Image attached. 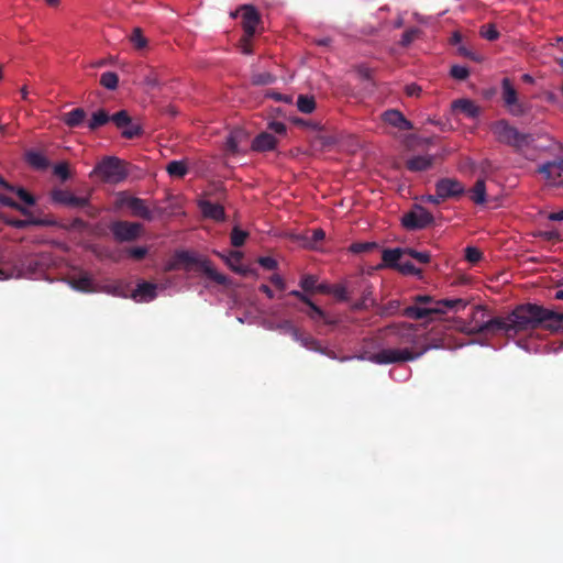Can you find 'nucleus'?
<instances>
[{"mask_svg": "<svg viewBox=\"0 0 563 563\" xmlns=\"http://www.w3.org/2000/svg\"><path fill=\"white\" fill-rule=\"evenodd\" d=\"M486 311L478 306L474 310V324L470 329L474 334L505 333L514 336L520 332L542 329L551 333L563 331V310L556 311L537 303L518 305L507 317L484 320Z\"/></svg>", "mask_w": 563, "mask_h": 563, "instance_id": "obj_1", "label": "nucleus"}, {"mask_svg": "<svg viewBox=\"0 0 563 563\" xmlns=\"http://www.w3.org/2000/svg\"><path fill=\"white\" fill-rule=\"evenodd\" d=\"M383 333L385 336H395L396 340L393 343L405 345V347L383 349L376 353L368 354L366 357L360 356L361 360H367L371 363L378 365L402 363L419 358L431 347L444 346L443 341L440 340L439 343H428L420 350H416L418 335L416 333V328L412 324H391L383 329Z\"/></svg>", "mask_w": 563, "mask_h": 563, "instance_id": "obj_2", "label": "nucleus"}, {"mask_svg": "<svg viewBox=\"0 0 563 563\" xmlns=\"http://www.w3.org/2000/svg\"><path fill=\"white\" fill-rule=\"evenodd\" d=\"M180 268H184L186 272H200L218 285L228 284L227 276L217 272L209 260L195 256L187 251L176 252L173 258L165 265V272H173Z\"/></svg>", "mask_w": 563, "mask_h": 563, "instance_id": "obj_3", "label": "nucleus"}, {"mask_svg": "<svg viewBox=\"0 0 563 563\" xmlns=\"http://www.w3.org/2000/svg\"><path fill=\"white\" fill-rule=\"evenodd\" d=\"M490 131L499 143L512 147L517 153H523L534 142L532 134L520 132L506 120L492 123Z\"/></svg>", "mask_w": 563, "mask_h": 563, "instance_id": "obj_4", "label": "nucleus"}, {"mask_svg": "<svg viewBox=\"0 0 563 563\" xmlns=\"http://www.w3.org/2000/svg\"><path fill=\"white\" fill-rule=\"evenodd\" d=\"M92 174L98 175L104 183L119 184L128 177L129 172L124 161L115 156H106L96 165Z\"/></svg>", "mask_w": 563, "mask_h": 563, "instance_id": "obj_5", "label": "nucleus"}, {"mask_svg": "<svg viewBox=\"0 0 563 563\" xmlns=\"http://www.w3.org/2000/svg\"><path fill=\"white\" fill-rule=\"evenodd\" d=\"M109 228L114 240L120 243L137 240L143 230V225L141 223L124 220L113 221Z\"/></svg>", "mask_w": 563, "mask_h": 563, "instance_id": "obj_6", "label": "nucleus"}, {"mask_svg": "<svg viewBox=\"0 0 563 563\" xmlns=\"http://www.w3.org/2000/svg\"><path fill=\"white\" fill-rule=\"evenodd\" d=\"M433 221V216L426 208L415 206L402 217L401 223L408 230H421L431 225Z\"/></svg>", "mask_w": 563, "mask_h": 563, "instance_id": "obj_7", "label": "nucleus"}, {"mask_svg": "<svg viewBox=\"0 0 563 563\" xmlns=\"http://www.w3.org/2000/svg\"><path fill=\"white\" fill-rule=\"evenodd\" d=\"M242 12V27L245 34V41L252 40L255 34L256 26L261 22V15L254 5L243 4L239 10L231 13L232 18H236Z\"/></svg>", "mask_w": 563, "mask_h": 563, "instance_id": "obj_8", "label": "nucleus"}, {"mask_svg": "<svg viewBox=\"0 0 563 563\" xmlns=\"http://www.w3.org/2000/svg\"><path fill=\"white\" fill-rule=\"evenodd\" d=\"M501 88L503 100L505 102V106L508 108L509 112L512 115H522L526 112V110L522 103L519 102L517 91L514 88L509 78L506 77L503 79Z\"/></svg>", "mask_w": 563, "mask_h": 563, "instance_id": "obj_9", "label": "nucleus"}, {"mask_svg": "<svg viewBox=\"0 0 563 563\" xmlns=\"http://www.w3.org/2000/svg\"><path fill=\"white\" fill-rule=\"evenodd\" d=\"M51 198L54 203L67 207L85 208L89 206L88 197H77L73 192L64 189L52 190Z\"/></svg>", "mask_w": 563, "mask_h": 563, "instance_id": "obj_10", "label": "nucleus"}, {"mask_svg": "<svg viewBox=\"0 0 563 563\" xmlns=\"http://www.w3.org/2000/svg\"><path fill=\"white\" fill-rule=\"evenodd\" d=\"M435 191L438 192V197L442 200H446L449 198L461 196L464 192V187L456 179L442 178L437 181Z\"/></svg>", "mask_w": 563, "mask_h": 563, "instance_id": "obj_11", "label": "nucleus"}, {"mask_svg": "<svg viewBox=\"0 0 563 563\" xmlns=\"http://www.w3.org/2000/svg\"><path fill=\"white\" fill-rule=\"evenodd\" d=\"M120 205L128 207L134 217H139L147 221L153 220V212L150 210L144 199L124 196L120 199Z\"/></svg>", "mask_w": 563, "mask_h": 563, "instance_id": "obj_12", "label": "nucleus"}, {"mask_svg": "<svg viewBox=\"0 0 563 563\" xmlns=\"http://www.w3.org/2000/svg\"><path fill=\"white\" fill-rule=\"evenodd\" d=\"M292 339L308 350H311V351H314V352H318V353H321L329 357L334 358V352L329 351L327 347H322L320 342L308 333H303L300 330H298L297 335H294Z\"/></svg>", "mask_w": 563, "mask_h": 563, "instance_id": "obj_13", "label": "nucleus"}, {"mask_svg": "<svg viewBox=\"0 0 563 563\" xmlns=\"http://www.w3.org/2000/svg\"><path fill=\"white\" fill-rule=\"evenodd\" d=\"M452 110L464 114L468 119H476L481 114V108L471 99H456L452 102Z\"/></svg>", "mask_w": 563, "mask_h": 563, "instance_id": "obj_14", "label": "nucleus"}, {"mask_svg": "<svg viewBox=\"0 0 563 563\" xmlns=\"http://www.w3.org/2000/svg\"><path fill=\"white\" fill-rule=\"evenodd\" d=\"M383 120L401 131H409L413 129L412 123L405 118V115L395 109L387 110L383 113Z\"/></svg>", "mask_w": 563, "mask_h": 563, "instance_id": "obj_15", "label": "nucleus"}, {"mask_svg": "<svg viewBox=\"0 0 563 563\" xmlns=\"http://www.w3.org/2000/svg\"><path fill=\"white\" fill-rule=\"evenodd\" d=\"M538 172L549 180H556L563 174V158L556 157L539 166Z\"/></svg>", "mask_w": 563, "mask_h": 563, "instance_id": "obj_16", "label": "nucleus"}, {"mask_svg": "<svg viewBox=\"0 0 563 563\" xmlns=\"http://www.w3.org/2000/svg\"><path fill=\"white\" fill-rule=\"evenodd\" d=\"M405 255V249L396 247V249H385L382 253L383 264L378 267H388L393 269H398L400 265V258Z\"/></svg>", "mask_w": 563, "mask_h": 563, "instance_id": "obj_17", "label": "nucleus"}, {"mask_svg": "<svg viewBox=\"0 0 563 563\" xmlns=\"http://www.w3.org/2000/svg\"><path fill=\"white\" fill-rule=\"evenodd\" d=\"M277 145V139L268 133L262 132L252 141V150L255 152H267L275 150Z\"/></svg>", "mask_w": 563, "mask_h": 563, "instance_id": "obj_18", "label": "nucleus"}, {"mask_svg": "<svg viewBox=\"0 0 563 563\" xmlns=\"http://www.w3.org/2000/svg\"><path fill=\"white\" fill-rule=\"evenodd\" d=\"M199 208L206 218H210L216 221H222L225 218L224 208L219 203L201 200L199 202Z\"/></svg>", "mask_w": 563, "mask_h": 563, "instance_id": "obj_19", "label": "nucleus"}, {"mask_svg": "<svg viewBox=\"0 0 563 563\" xmlns=\"http://www.w3.org/2000/svg\"><path fill=\"white\" fill-rule=\"evenodd\" d=\"M87 113L82 108H75L62 114V121L70 129L81 126L86 122Z\"/></svg>", "mask_w": 563, "mask_h": 563, "instance_id": "obj_20", "label": "nucleus"}, {"mask_svg": "<svg viewBox=\"0 0 563 563\" xmlns=\"http://www.w3.org/2000/svg\"><path fill=\"white\" fill-rule=\"evenodd\" d=\"M438 310H440V308L421 307L415 303L413 306L406 307L402 311V314L413 320H421L434 314V312Z\"/></svg>", "mask_w": 563, "mask_h": 563, "instance_id": "obj_21", "label": "nucleus"}, {"mask_svg": "<svg viewBox=\"0 0 563 563\" xmlns=\"http://www.w3.org/2000/svg\"><path fill=\"white\" fill-rule=\"evenodd\" d=\"M467 306V301L462 298L441 299L435 301L433 308H440L434 314L445 313L448 310H462Z\"/></svg>", "mask_w": 563, "mask_h": 563, "instance_id": "obj_22", "label": "nucleus"}, {"mask_svg": "<svg viewBox=\"0 0 563 563\" xmlns=\"http://www.w3.org/2000/svg\"><path fill=\"white\" fill-rule=\"evenodd\" d=\"M133 299L140 298L143 301H151L156 297V285L147 282H142L137 285L136 289L132 292Z\"/></svg>", "mask_w": 563, "mask_h": 563, "instance_id": "obj_23", "label": "nucleus"}, {"mask_svg": "<svg viewBox=\"0 0 563 563\" xmlns=\"http://www.w3.org/2000/svg\"><path fill=\"white\" fill-rule=\"evenodd\" d=\"M433 164V156L419 155L407 161L406 166L410 172H423Z\"/></svg>", "mask_w": 563, "mask_h": 563, "instance_id": "obj_24", "label": "nucleus"}, {"mask_svg": "<svg viewBox=\"0 0 563 563\" xmlns=\"http://www.w3.org/2000/svg\"><path fill=\"white\" fill-rule=\"evenodd\" d=\"M110 114L104 109H98L96 112L91 114V118L86 122L89 131H96L99 128L106 125L110 122Z\"/></svg>", "mask_w": 563, "mask_h": 563, "instance_id": "obj_25", "label": "nucleus"}, {"mask_svg": "<svg viewBox=\"0 0 563 563\" xmlns=\"http://www.w3.org/2000/svg\"><path fill=\"white\" fill-rule=\"evenodd\" d=\"M26 163L36 169H46L48 167V159L37 151H27L25 153Z\"/></svg>", "mask_w": 563, "mask_h": 563, "instance_id": "obj_26", "label": "nucleus"}, {"mask_svg": "<svg viewBox=\"0 0 563 563\" xmlns=\"http://www.w3.org/2000/svg\"><path fill=\"white\" fill-rule=\"evenodd\" d=\"M361 287H362V298L352 306V308L354 310L367 309L368 301H371V303L374 302V300L372 299L373 286L371 284H368L367 282L363 280Z\"/></svg>", "mask_w": 563, "mask_h": 563, "instance_id": "obj_27", "label": "nucleus"}, {"mask_svg": "<svg viewBox=\"0 0 563 563\" xmlns=\"http://www.w3.org/2000/svg\"><path fill=\"white\" fill-rule=\"evenodd\" d=\"M232 258L236 260V262H241L242 260V253L239 251H231L229 256L225 258L227 264L230 266V268L242 275V276H249L251 274H254V271L250 267L243 266V265H234L232 264Z\"/></svg>", "mask_w": 563, "mask_h": 563, "instance_id": "obj_28", "label": "nucleus"}, {"mask_svg": "<svg viewBox=\"0 0 563 563\" xmlns=\"http://www.w3.org/2000/svg\"><path fill=\"white\" fill-rule=\"evenodd\" d=\"M471 199L476 205H483L486 201V185L484 179H477L471 190Z\"/></svg>", "mask_w": 563, "mask_h": 563, "instance_id": "obj_29", "label": "nucleus"}, {"mask_svg": "<svg viewBox=\"0 0 563 563\" xmlns=\"http://www.w3.org/2000/svg\"><path fill=\"white\" fill-rule=\"evenodd\" d=\"M245 137V134L242 130H234L230 132L229 136L227 137L225 146L229 152L232 154H235L239 152V143L242 139Z\"/></svg>", "mask_w": 563, "mask_h": 563, "instance_id": "obj_30", "label": "nucleus"}, {"mask_svg": "<svg viewBox=\"0 0 563 563\" xmlns=\"http://www.w3.org/2000/svg\"><path fill=\"white\" fill-rule=\"evenodd\" d=\"M297 108L302 113H311L316 109V100L312 96L299 95L297 99Z\"/></svg>", "mask_w": 563, "mask_h": 563, "instance_id": "obj_31", "label": "nucleus"}, {"mask_svg": "<svg viewBox=\"0 0 563 563\" xmlns=\"http://www.w3.org/2000/svg\"><path fill=\"white\" fill-rule=\"evenodd\" d=\"M166 170L169 176L181 178L187 174L188 168L187 165L181 161H172L168 163Z\"/></svg>", "mask_w": 563, "mask_h": 563, "instance_id": "obj_32", "label": "nucleus"}, {"mask_svg": "<svg viewBox=\"0 0 563 563\" xmlns=\"http://www.w3.org/2000/svg\"><path fill=\"white\" fill-rule=\"evenodd\" d=\"M100 85L109 90H114L119 85V76L113 71H106L100 77Z\"/></svg>", "mask_w": 563, "mask_h": 563, "instance_id": "obj_33", "label": "nucleus"}, {"mask_svg": "<svg viewBox=\"0 0 563 563\" xmlns=\"http://www.w3.org/2000/svg\"><path fill=\"white\" fill-rule=\"evenodd\" d=\"M247 236H249V233L246 231L242 230L239 227H234L231 231V236H230L231 244L234 247H240V246L244 245Z\"/></svg>", "mask_w": 563, "mask_h": 563, "instance_id": "obj_34", "label": "nucleus"}, {"mask_svg": "<svg viewBox=\"0 0 563 563\" xmlns=\"http://www.w3.org/2000/svg\"><path fill=\"white\" fill-rule=\"evenodd\" d=\"M104 289L108 294L113 296L128 297V285H125L123 282H114L110 285H107Z\"/></svg>", "mask_w": 563, "mask_h": 563, "instance_id": "obj_35", "label": "nucleus"}, {"mask_svg": "<svg viewBox=\"0 0 563 563\" xmlns=\"http://www.w3.org/2000/svg\"><path fill=\"white\" fill-rule=\"evenodd\" d=\"M111 121L115 124L118 129H123L128 126V124L131 123L132 119L128 111L120 110L119 112L114 113L113 115H110Z\"/></svg>", "mask_w": 563, "mask_h": 563, "instance_id": "obj_36", "label": "nucleus"}, {"mask_svg": "<svg viewBox=\"0 0 563 563\" xmlns=\"http://www.w3.org/2000/svg\"><path fill=\"white\" fill-rule=\"evenodd\" d=\"M143 134V130L140 124H135L131 121L128 126L122 129V136L128 140L139 137Z\"/></svg>", "mask_w": 563, "mask_h": 563, "instance_id": "obj_37", "label": "nucleus"}, {"mask_svg": "<svg viewBox=\"0 0 563 563\" xmlns=\"http://www.w3.org/2000/svg\"><path fill=\"white\" fill-rule=\"evenodd\" d=\"M318 278L316 275H305L300 279V287L305 292H314Z\"/></svg>", "mask_w": 563, "mask_h": 563, "instance_id": "obj_38", "label": "nucleus"}, {"mask_svg": "<svg viewBox=\"0 0 563 563\" xmlns=\"http://www.w3.org/2000/svg\"><path fill=\"white\" fill-rule=\"evenodd\" d=\"M0 205L15 209L24 216L30 214V211L25 207L3 194H0Z\"/></svg>", "mask_w": 563, "mask_h": 563, "instance_id": "obj_39", "label": "nucleus"}, {"mask_svg": "<svg viewBox=\"0 0 563 563\" xmlns=\"http://www.w3.org/2000/svg\"><path fill=\"white\" fill-rule=\"evenodd\" d=\"M402 275H411V276H422V271L417 268L411 262H400V265L397 269Z\"/></svg>", "mask_w": 563, "mask_h": 563, "instance_id": "obj_40", "label": "nucleus"}, {"mask_svg": "<svg viewBox=\"0 0 563 563\" xmlns=\"http://www.w3.org/2000/svg\"><path fill=\"white\" fill-rule=\"evenodd\" d=\"M405 255H409L421 264H428L431 255L429 252H419L413 249L405 247Z\"/></svg>", "mask_w": 563, "mask_h": 563, "instance_id": "obj_41", "label": "nucleus"}, {"mask_svg": "<svg viewBox=\"0 0 563 563\" xmlns=\"http://www.w3.org/2000/svg\"><path fill=\"white\" fill-rule=\"evenodd\" d=\"M131 42L134 47L137 49H142L147 45V40L144 37L142 30L140 27H135L131 35Z\"/></svg>", "mask_w": 563, "mask_h": 563, "instance_id": "obj_42", "label": "nucleus"}, {"mask_svg": "<svg viewBox=\"0 0 563 563\" xmlns=\"http://www.w3.org/2000/svg\"><path fill=\"white\" fill-rule=\"evenodd\" d=\"M420 30L418 27H411L405 31L401 35L400 45L404 47L409 46L419 35Z\"/></svg>", "mask_w": 563, "mask_h": 563, "instance_id": "obj_43", "label": "nucleus"}, {"mask_svg": "<svg viewBox=\"0 0 563 563\" xmlns=\"http://www.w3.org/2000/svg\"><path fill=\"white\" fill-rule=\"evenodd\" d=\"M481 35L488 40V41H495L499 37V32L497 31L496 26L494 24H485L481 27Z\"/></svg>", "mask_w": 563, "mask_h": 563, "instance_id": "obj_44", "label": "nucleus"}, {"mask_svg": "<svg viewBox=\"0 0 563 563\" xmlns=\"http://www.w3.org/2000/svg\"><path fill=\"white\" fill-rule=\"evenodd\" d=\"M331 295H333L340 301H347L350 298L347 288L343 284L332 285Z\"/></svg>", "mask_w": 563, "mask_h": 563, "instance_id": "obj_45", "label": "nucleus"}, {"mask_svg": "<svg viewBox=\"0 0 563 563\" xmlns=\"http://www.w3.org/2000/svg\"><path fill=\"white\" fill-rule=\"evenodd\" d=\"M29 227L37 225V227H53L56 224V221L52 218H35L32 214H26Z\"/></svg>", "mask_w": 563, "mask_h": 563, "instance_id": "obj_46", "label": "nucleus"}, {"mask_svg": "<svg viewBox=\"0 0 563 563\" xmlns=\"http://www.w3.org/2000/svg\"><path fill=\"white\" fill-rule=\"evenodd\" d=\"M483 253L475 246H467L465 249V260L471 264H476L482 260Z\"/></svg>", "mask_w": 563, "mask_h": 563, "instance_id": "obj_47", "label": "nucleus"}, {"mask_svg": "<svg viewBox=\"0 0 563 563\" xmlns=\"http://www.w3.org/2000/svg\"><path fill=\"white\" fill-rule=\"evenodd\" d=\"M375 247H377V243H375V242L353 243L350 246V251L355 254H360V253H364V252H369V251L374 250Z\"/></svg>", "mask_w": 563, "mask_h": 563, "instance_id": "obj_48", "label": "nucleus"}, {"mask_svg": "<svg viewBox=\"0 0 563 563\" xmlns=\"http://www.w3.org/2000/svg\"><path fill=\"white\" fill-rule=\"evenodd\" d=\"M400 309V302L398 300H390L382 307L379 314L383 317L393 316Z\"/></svg>", "mask_w": 563, "mask_h": 563, "instance_id": "obj_49", "label": "nucleus"}, {"mask_svg": "<svg viewBox=\"0 0 563 563\" xmlns=\"http://www.w3.org/2000/svg\"><path fill=\"white\" fill-rule=\"evenodd\" d=\"M275 77L269 73H258L252 76V82L254 85H269L274 82Z\"/></svg>", "mask_w": 563, "mask_h": 563, "instance_id": "obj_50", "label": "nucleus"}, {"mask_svg": "<svg viewBox=\"0 0 563 563\" xmlns=\"http://www.w3.org/2000/svg\"><path fill=\"white\" fill-rule=\"evenodd\" d=\"M307 306L309 307V311H307L306 313L311 320H325V312L320 307H318L311 300L310 303H308Z\"/></svg>", "mask_w": 563, "mask_h": 563, "instance_id": "obj_51", "label": "nucleus"}, {"mask_svg": "<svg viewBox=\"0 0 563 563\" xmlns=\"http://www.w3.org/2000/svg\"><path fill=\"white\" fill-rule=\"evenodd\" d=\"M54 175L59 177L62 180H67L70 177L69 166L66 162L56 164L54 166Z\"/></svg>", "mask_w": 563, "mask_h": 563, "instance_id": "obj_52", "label": "nucleus"}, {"mask_svg": "<svg viewBox=\"0 0 563 563\" xmlns=\"http://www.w3.org/2000/svg\"><path fill=\"white\" fill-rule=\"evenodd\" d=\"M450 74L457 80H465L470 75V70L465 66L454 65L452 66Z\"/></svg>", "mask_w": 563, "mask_h": 563, "instance_id": "obj_53", "label": "nucleus"}, {"mask_svg": "<svg viewBox=\"0 0 563 563\" xmlns=\"http://www.w3.org/2000/svg\"><path fill=\"white\" fill-rule=\"evenodd\" d=\"M73 286L81 291H90L91 290V279L88 276H80L75 279Z\"/></svg>", "mask_w": 563, "mask_h": 563, "instance_id": "obj_54", "label": "nucleus"}, {"mask_svg": "<svg viewBox=\"0 0 563 563\" xmlns=\"http://www.w3.org/2000/svg\"><path fill=\"white\" fill-rule=\"evenodd\" d=\"M13 192L16 194V196L27 206H34L36 202L34 196H32L22 187H15Z\"/></svg>", "mask_w": 563, "mask_h": 563, "instance_id": "obj_55", "label": "nucleus"}, {"mask_svg": "<svg viewBox=\"0 0 563 563\" xmlns=\"http://www.w3.org/2000/svg\"><path fill=\"white\" fill-rule=\"evenodd\" d=\"M147 253H148V250L145 246H135V247L128 249L129 256H131L132 258H134L136 261L143 260L147 255Z\"/></svg>", "mask_w": 563, "mask_h": 563, "instance_id": "obj_56", "label": "nucleus"}, {"mask_svg": "<svg viewBox=\"0 0 563 563\" xmlns=\"http://www.w3.org/2000/svg\"><path fill=\"white\" fill-rule=\"evenodd\" d=\"M277 329L285 333H289L291 338L294 335H297V331L299 330L297 327L294 325V323L290 320H284L279 322L277 324Z\"/></svg>", "mask_w": 563, "mask_h": 563, "instance_id": "obj_57", "label": "nucleus"}, {"mask_svg": "<svg viewBox=\"0 0 563 563\" xmlns=\"http://www.w3.org/2000/svg\"><path fill=\"white\" fill-rule=\"evenodd\" d=\"M413 301L421 307H433L437 300L429 295H417L413 297Z\"/></svg>", "mask_w": 563, "mask_h": 563, "instance_id": "obj_58", "label": "nucleus"}, {"mask_svg": "<svg viewBox=\"0 0 563 563\" xmlns=\"http://www.w3.org/2000/svg\"><path fill=\"white\" fill-rule=\"evenodd\" d=\"M257 262L263 268L268 271L276 269L278 266L277 261L271 256H262L257 260Z\"/></svg>", "mask_w": 563, "mask_h": 563, "instance_id": "obj_59", "label": "nucleus"}, {"mask_svg": "<svg viewBox=\"0 0 563 563\" xmlns=\"http://www.w3.org/2000/svg\"><path fill=\"white\" fill-rule=\"evenodd\" d=\"M539 236L547 241H559L560 233L556 230H547L539 233Z\"/></svg>", "mask_w": 563, "mask_h": 563, "instance_id": "obj_60", "label": "nucleus"}, {"mask_svg": "<svg viewBox=\"0 0 563 563\" xmlns=\"http://www.w3.org/2000/svg\"><path fill=\"white\" fill-rule=\"evenodd\" d=\"M269 280L279 290H285L286 289V283H285L284 278L280 275L274 274V275H272L269 277Z\"/></svg>", "mask_w": 563, "mask_h": 563, "instance_id": "obj_61", "label": "nucleus"}, {"mask_svg": "<svg viewBox=\"0 0 563 563\" xmlns=\"http://www.w3.org/2000/svg\"><path fill=\"white\" fill-rule=\"evenodd\" d=\"M268 129L277 134H284L286 132V125L279 121L269 122Z\"/></svg>", "mask_w": 563, "mask_h": 563, "instance_id": "obj_62", "label": "nucleus"}, {"mask_svg": "<svg viewBox=\"0 0 563 563\" xmlns=\"http://www.w3.org/2000/svg\"><path fill=\"white\" fill-rule=\"evenodd\" d=\"M268 97L276 100V101H283L285 103H291L292 102V97L291 96H286V95H282L279 92H271L268 93Z\"/></svg>", "mask_w": 563, "mask_h": 563, "instance_id": "obj_63", "label": "nucleus"}, {"mask_svg": "<svg viewBox=\"0 0 563 563\" xmlns=\"http://www.w3.org/2000/svg\"><path fill=\"white\" fill-rule=\"evenodd\" d=\"M288 296H292V297L299 299L305 305L310 303V300H311L305 292L299 291V290H291L288 292Z\"/></svg>", "mask_w": 563, "mask_h": 563, "instance_id": "obj_64", "label": "nucleus"}]
</instances>
